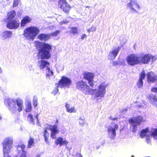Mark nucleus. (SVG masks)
Masks as SVG:
<instances>
[{"instance_id": "39448f33", "label": "nucleus", "mask_w": 157, "mask_h": 157, "mask_svg": "<svg viewBox=\"0 0 157 157\" xmlns=\"http://www.w3.org/2000/svg\"><path fill=\"white\" fill-rule=\"evenodd\" d=\"M146 121L145 118L141 116L134 117L129 120V122L131 124V128L133 132H135L137 130V126L142 122Z\"/></svg>"}, {"instance_id": "f3484780", "label": "nucleus", "mask_w": 157, "mask_h": 157, "mask_svg": "<svg viewBox=\"0 0 157 157\" xmlns=\"http://www.w3.org/2000/svg\"><path fill=\"white\" fill-rule=\"evenodd\" d=\"M120 51V48H116L112 50L109 53L108 56V58L109 60L114 59L117 56Z\"/></svg>"}, {"instance_id": "7ed1b4c3", "label": "nucleus", "mask_w": 157, "mask_h": 157, "mask_svg": "<svg viewBox=\"0 0 157 157\" xmlns=\"http://www.w3.org/2000/svg\"><path fill=\"white\" fill-rule=\"evenodd\" d=\"M40 32V30L39 27L31 26L24 30L23 35L27 40L33 41Z\"/></svg>"}, {"instance_id": "ea45409f", "label": "nucleus", "mask_w": 157, "mask_h": 157, "mask_svg": "<svg viewBox=\"0 0 157 157\" xmlns=\"http://www.w3.org/2000/svg\"><path fill=\"white\" fill-rule=\"evenodd\" d=\"M19 0H14L13 2V6L14 7H16L18 6Z\"/></svg>"}, {"instance_id": "f03ea898", "label": "nucleus", "mask_w": 157, "mask_h": 157, "mask_svg": "<svg viewBox=\"0 0 157 157\" xmlns=\"http://www.w3.org/2000/svg\"><path fill=\"white\" fill-rule=\"evenodd\" d=\"M5 103L12 114L15 113L17 111H21L23 107V101L20 99H17L15 101L12 99L7 98L6 99Z\"/></svg>"}, {"instance_id": "a878e982", "label": "nucleus", "mask_w": 157, "mask_h": 157, "mask_svg": "<svg viewBox=\"0 0 157 157\" xmlns=\"http://www.w3.org/2000/svg\"><path fill=\"white\" fill-rule=\"evenodd\" d=\"M65 107L67 111L69 113H75L77 111L75 107H71L70 105L67 102L66 103Z\"/></svg>"}, {"instance_id": "dca6fc26", "label": "nucleus", "mask_w": 157, "mask_h": 157, "mask_svg": "<svg viewBox=\"0 0 157 157\" xmlns=\"http://www.w3.org/2000/svg\"><path fill=\"white\" fill-rule=\"evenodd\" d=\"M20 25L18 20L14 19L8 21L6 25L7 27L10 29H17Z\"/></svg>"}, {"instance_id": "473e14b6", "label": "nucleus", "mask_w": 157, "mask_h": 157, "mask_svg": "<svg viewBox=\"0 0 157 157\" xmlns=\"http://www.w3.org/2000/svg\"><path fill=\"white\" fill-rule=\"evenodd\" d=\"M151 136L155 139L157 140V128L151 132Z\"/></svg>"}, {"instance_id": "09e8293b", "label": "nucleus", "mask_w": 157, "mask_h": 157, "mask_svg": "<svg viewBox=\"0 0 157 157\" xmlns=\"http://www.w3.org/2000/svg\"><path fill=\"white\" fill-rule=\"evenodd\" d=\"M127 109H124L122 110V112L123 113H125L127 112Z\"/></svg>"}, {"instance_id": "3c124183", "label": "nucleus", "mask_w": 157, "mask_h": 157, "mask_svg": "<svg viewBox=\"0 0 157 157\" xmlns=\"http://www.w3.org/2000/svg\"><path fill=\"white\" fill-rule=\"evenodd\" d=\"M22 10H21V12H20V13H18H18H17V14H18V15H20H20H21V13H22Z\"/></svg>"}, {"instance_id": "72a5a7b5", "label": "nucleus", "mask_w": 157, "mask_h": 157, "mask_svg": "<svg viewBox=\"0 0 157 157\" xmlns=\"http://www.w3.org/2000/svg\"><path fill=\"white\" fill-rule=\"evenodd\" d=\"M44 137L46 142L48 144L49 143L48 140V133L46 130H44Z\"/></svg>"}, {"instance_id": "c756f323", "label": "nucleus", "mask_w": 157, "mask_h": 157, "mask_svg": "<svg viewBox=\"0 0 157 157\" xmlns=\"http://www.w3.org/2000/svg\"><path fill=\"white\" fill-rule=\"evenodd\" d=\"M16 16V13L15 11L12 10L9 12L7 14V19L8 21L13 20Z\"/></svg>"}, {"instance_id": "f704fd0d", "label": "nucleus", "mask_w": 157, "mask_h": 157, "mask_svg": "<svg viewBox=\"0 0 157 157\" xmlns=\"http://www.w3.org/2000/svg\"><path fill=\"white\" fill-rule=\"evenodd\" d=\"M27 119L28 121L30 122L32 124H35V122L33 121V116L31 114H30L28 115Z\"/></svg>"}, {"instance_id": "412c9836", "label": "nucleus", "mask_w": 157, "mask_h": 157, "mask_svg": "<svg viewBox=\"0 0 157 157\" xmlns=\"http://www.w3.org/2000/svg\"><path fill=\"white\" fill-rule=\"evenodd\" d=\"M32 21V18L30 17L26 16L24 17L21 22V27H24L27 24L30 23Z\"/></svg>"}, {"instance_id": "c03bdc74", "label": "nucleus", "mask_w": 157, "mask_h": 157, "mask_svg": "<svg viewBox=\"0 0 157 157\" xmlns=\"http://www.w3.org/2000/svg\"><path fill=\"white\" fill-rule=\"evenodd\" d=\"M96 30V28L95 27H93L91 28V31L92 32H95Z\"/></svg>"}, {"instance_id": "c85d7f7f", "label": "nucleus", "mask_w": 157, "mask_h": 157, "mask_svg": "<svg viewBox=\"0 0 157 157\" xmlns=\"http://www.w3.org/2000/svg\"><path fill=\"white\" fill-rule=\"evenodd\" d=\"M53 72L52 70L49 68H47L46 72V78L47 79H51L52 77Z\"/></svg>"}, {"instance_id": "aec40b11", "label": "nucleus", "mask_w": 157, "mask_h": 157, "mask_svg": "<svg viewBox=\"0 0 157 157\" xmlns=\"http://www.w3.org/2000/svg\"><path fill=\"white\" fill-rule=\"evenodd\" d=\"M12 35V33L10 31H4L2 32L1 35V38L3 40H5L10 38Z\"/></svg>"}, {"instance_id": "b1692460", "label": "nucleus", "mask_w": 157, "mask_h": 157, "mask_svg": "<svg viewBox=\"0 0 157 157\" xmlns=\"http://www.w3.org/2000/svg\"><path fill=\"white\" fill-rule=\"evenodd\" d=\"M145 77V74L144 71H143L140 75V78L139 80L137 83V85L139 88L142 87L143 86V80Z\"/></svg>"}, {"instance_id": "2eb2a0df", "label": "nucleus", "mask_w": 157, "mask_h": 157, "mask_svg": "<svg viewBox=\"0 0 157 157\" xmlns=\"http://www.w3.org/2000/svg\"><path fill=\"white\" fill-rule=\"evenodd\" d=\"M36 48L38 49V52L44 48L52 49L51 45L48 44L44 42H42L38 41H36L34 42Z\"/></svg>"}, {"instance_id": "4d7b16f0", "label": "nucleus", "mask_w": 157, "mask_h": 157, "mask_svg": "<svg viewBox=\"0 0 157 157\" xmlns=\"http://www.w3.org/2000/svg\"><path fill=\"white\" fill-rule=\"evenodd\" d=\"M89 7V6H87L86 7V8H88Z\"/></svg>"}, {"instance_id": "9b49d317", "label": "nucleus", "mask_w": 157, "mask_h": 157, "mask_svg": "<svg viewBox=\"0 0 157 157\" xmlns=\"http://www.w3.org/2000/svg\"><path fill=\"white\" fill-rule=\"evenodd\" d=\"M140 135L141 138H145L146 141L148 144L151 143V132L149 131V128H146L142 130L140 132Z\"/></svg>"}, {"instance_id": "6e6552de", "label": "nucleus", "mask_w": 157, "mask_h": 157, "mask_svg": "<svg viewBox=\"0 0 157 157\" xmlns=\"http://www.w3.org/2000/svg\"><path fill=\"white\" fill-rule=\"evenodd\" d=\"M139 56L135 54L128 55L126 58V60L127 64L131 66H134L140 64Z\"/></svg>"}, {"instance_id": "1a4fd4ad", "label": "nucleus", "mask_w": 157, "mask_h": 157, "mask_svg": "<svg viewBox=\"0 0 157 157\" xmlns=\"http://www.w3.org/2000/svg\"><path fill=\"white\" fill-rule=\"evenodd\" d=\"M118 125L115 122L110 124L107 127L108 136L111 139H114L116 136V130L118 129Z\"/></svg>"}, {"instance_id": "79ce46f5", "label": "nucleus", "mask_w": 157, "mask_h": 157, "mask_svg": "<svg viewBox=\"0 0 157 157\" xmlns=\"http://www.w3.org/2000/svg\"><path fill=\"white\" fill-rule=\"evenodd\" d=\"M37 114L36 115V116H35L36 118L37 119V124L39 126H40V124L39 123V120L37 118Z\"/></svg>"}, {"instance_id": "0eeeda50", "label": "nucleus", "mask_w": 157, "mask_h": 157, "mask_svg": "<svg viewBox=\"0 0 157 157\" xmlns=\"http://www.w3.org/2000/svg\"><path fill=\"white\" fill-rule=\"evenodd\" d=\"M127 6L130 11L133 13H139L141 8L137 1L134 0H131L127 4Z\"/></svg>"}, {"instance_id": "f257e3e1", "label": "nucleus", "mask_w": 157, "mask_h": 157, "mask_svg": "<svg viewBox=\"0 0 157 157\" xmlns=\"http://www.w3.org/2000/svg\"><path fill=\"white\" fill-rule=\"evenodd\" d=\"M108 84L105 82H101L94 89H92L82 81H78L76 83V87L85 95H90L94 98L100 99L104 98L106 94V88Z\"/></svg>"}, {"instance_id": "a19ab883", "label": "nucleus", "mask_w": 157, "mask_h": 157, "mask_svg": "<svg viewBox=\"0 0 157 157\" xmlns=\"http://www.w3.org/2000/svg\"><path fill=\"white\" fill-rule=\"evenodd\" d=\"M57 87V88H55L52 92V94L55 95H56L59 91V90L58 88V87H57Z\"/></svg>"}, {"instance_id": "8fccbe9b", "label": "nucleus", "mask_w": 157, "mask_h": 157, "mask_svg": "<svg viewBox=\"0 0 157 157\" xmlns=\"http://www.w3.org/2000/svg\"><path fill=\"white\" fill-rule=\"evenodd\" d=\"M67 22V21H63V22H60V24L62 25L63 23H66Z\"/></svg>"}, {"instance_id": "6ab92c4d", "label": "nucleus", "mask_w": 157, "mask_h": 157, "mask_svg": "<svg viewBox=\"0 0 157 157\" xmlns=\"http://www.w3.org/2000/svg\"><path fill=\"white\" fill-rule=\"evenodd\" d=\"M147 77L148 82H154L157 80V75L152 72H148Z\"/></svg>"}, {"instance_id": "9d476101", "label": "nucleus", "mask_w": 157, "mask_h": 157, "mask_svg": "<svg viewBox=\"0 0 157 157\" xmlns=\"http://www.w3.org/2000/svg\"><path fill=\"white\" fill-rule=\"evenodd\" d=\"M71 83L70 79L67 77L63 76L59 80L58 83L56 84V86L60 88H69Z\"/></svg>"}, {"instance_id": "e433bc0d", "label": "nucleus", "mask_w": 157, "mask_h": 157, "mask_svg": "<svg viewBox=\"0 0 157 157\" xmlns=\"http://www.w3.org/2000/svg\"><path fill=\"white\" fill-rule=\"evenodd\" d=\"M60 32V30H56L55 32H54L52 33L49 34L50 35V37L51 36H56L58 34H59Z\"/></svg>"}, {"instance_id": "a211bd4d", "label": "nucleus", "mask_w": 157, "mask_h": 157, "mask_svg": "<svg viewBox=\"0 0 157 157\" xmlns=\"http://www.w3.org/2000/svg\"><path fill=\"white\" fill-rule=\"evenodd\" d=\"M49 129L51 131V137L53 139H55L56 137V135L59 132L57 126L56 124L51 125L49 127Z\"/></svg>"}, {"instance_id": "393cba45", "label": "nucleus", "mask_w": 157, "mask_h": 157, "mask_svg": "<svg viewBox=\"0 0 157 157\" xmlns=\"http://www.w3.org/2000/svg\"><path fill=\"white\" fill-rule=\"evenodd\" d=\"M25 146L24 144L18 146L17 147V151L19 152H21V151L22 152L21 155L19 157H27L26 153V152L24 150Z\"/></svg>"}, {"instance_id": "49530a36", "label": "nucleus", "mask_w": 157, "mask_h": 157, "mask_svg": "<svg viewBox=\"0 0 157 157\" xmlns=\"http://www.w3.org/2000/svg\"><path fill=\"white\" fill-rule=\"evenodd\" d=\"M136 107L138 108H144V107L143 106V105H138L136 106Z\"/></svg>"}, {"instance_id": "4468645a", "label": "nucleus", "mask_w": 157, "mask_h": 157, "mask_svg": "<svg viewBox=\"0 0 157 157\" xmlns=\"http://www.w3.org/2000/svg\"><path fill=\"white\" fill-rule=\"evenodd\" d=\"M59 7L61 8L65 13H68L71 9L70 6L66 2V0H59Z\"/></svg>"}, {"instance_id": "13d9d810", "label": "nucleus", "mask_w": 157, "mask_h": 157, "mask_svg": "<svg viewBox=\"0 0 157 157\" xmlns=\"http://www.w3.org/2000/svg\"><path fill=\"white\" fill-rule=\"evenodd\" d=\"M132 157H134L133 156H132Z\"/></svg>"}, {"instance_id": "c9c22d12", "label": "nucleus", "mask_w": 157, "mask_h": 157, "mask_svg": "<svg viewBox=\"0 0 157 157\" xmlns=\"http://www.w3.org/2000/svg\"><path fill=\"white\" fill-rule=\"evenodd\" d=\"M79 124L81 126H83L84 125L85 120L84 118L80 117L79 119Z\"/></svg>"}, {"instance_id": "de8ad7c7", "label": "nucleus", "mask_w": 157, "mask_h": 157, "mask_svg": "<svg viewBox=\"0 0 157 157\" xmlns=\"http://www.w3.org/2000/svg\"><path fill=\"white\" fill-rule=\"evenodd\" d=\"M86 36V35L85 34H83L81 36V39L82 40H83Z\"/></svg>"}, {"instance_id": "2f4dec72", "label": "nucleus", "mask_w": 157, "mask_h": 157, "mask_svg": "<svg viewBox=\"0 0 157 157\" xmlns=\"http://www.w3.org/2000/svg\"><path fill=\"white\" fill-rule=\"evenodd\" d=\"M26 109L25 111L26 112H30L31 110L32 106L30 102H28L26 105Z\"/></svg>"}, {"instance_id": "603ef678", "label": "nucleus", "mask_w": 157, "mask_h": 157, "mask_svg": "<svg viewBox=\"0 0 157 157\" xmlns=\"http://www.w3.org/2000/svg\"><path fill=\"white\" fill-rule=\"evenodd\" d=\"M87 31L88 32H91V28L88 29H87Z\"/></svg>"}, {"instance_id": "5fc2aeb1", "label": "nucleus", "mask_w": 157, "mask_h": 157, "mask_svg": "<svg viewBox=\"0 0 157 157\" xmlns=\"http://www.w3.org/2000/svg\"><path fill=\"white\" fill-rule=\"evenodd\" d=\"M36 157H40L39 155H37L36 156Z\"/></svg>"}, {"instance_id": "f8f14e48", "label": "nucleus", "mask_w": 157, "mask_h": 157, "mask_svg": "<svg viewBox=\"0 0 157 157\" xmlns=\"http://www.w3.org/2000/svg\"><path fill=\"white\" fill-rule=\"evenodd\" d=\"M83 78L88 81V83L91 87H93L94 84L93 83V79L94 75L93 73L84 71L82 73Z\"/></svg>"}, {"instance_id": "37998d69", "label": "nucleus", "mask_w": 157, "mask_h": 157, "mask_svg": "<svg viewBox=\"0 0 157 157\" xmlns=\"http://www.w3.org/2000/svg\"><path fill=\"white\" fill-rule=\"evenodd\" d=\"M152 91L157 93V87L151 89Z\"/></svg>"}, {"instance_id": "ddd939ff", "label": "nucleus", "mask_w": 157, "mask_h": 157, "mask_svg": "<svg viewBox=\"0 0 157 157\" xmlns=\"http://www.w3.org/2000/svg\"><path fill=\"white\" fill-rule=\"evenodd\" d=\"M51 49L44 48L38 52V58L41 59H48L50 57V50Z\"/></svg>"}, {"instance_id": "423d86ee", "label": "nucleus", "mask_w": 157, "mask_h": 157, "mask_svg": "<svg viewBox=\"0 0 157 157\" xmlns=\"http://www.w3.org/2000/svg\"><path fill=\"white\" fill-rule=\"evenodd\" d=\"M140 63L148 64L151 60V63H154L156 59V56L149 54H143L139 56Z\"/></svg>"}, {"instance_id": "4c0bfd02", "label": "nucleus", "mask_w": 157, "mask_h": 157, "mask_svg": "<svg viewBox=\"0 0 157 157\" xmlns=\"http://www.w3.org/2000/svg\"><path fill=\"white\" fill-rule=\"evenodd\" d=\"M77 28L75 27H73L71 28V32L74 34V35H75L77 33Z\"/></svg>"}, {"instance_id": "6e6d98bb", "label": "nucleus", "mask_w": 157, "mask_h": 157, "mask_svg": "<svg viewBox=\"0 0 157 157\" xmlns=\"http://www.w3.org/2000/svg\"><path fill=\"white\" fill-rule=\"evenodd\" d=\"M80 157H82V156L80 155Z\"/></svg>"}, {"instance_id": "864d4df0", "label": "nucleus", "mask_w": 157, "mask_h": 157, "mask_svg": "<svg viewBox=\"0 0 157 157\" xmlns=\"http://www.w3.org/2000/svg\"><path fill=\"white\" fill-rule=\"evenodd\" d=\"M2 70L1 68L0 67V73H2Z\"/></svg>"}, {"instance_id": "a18cd8bd", "label": "nucleus", "mask_w": 157, "mask_h": 157, "mask_svg": "<svg viewBox=\"0 0 157 157\" xmlns=\"http://www.w3.org/2000/svg\"><path fill=\"white\" fill-rule=\"evenodd\" d=\"M112 64L113 66H116L118 64V63L116 61H114L112 63Z\"/></svg>"}, {"instance_id": "cd10ccee", "label": "nucleus", "mask_w": 157, "mask_h": 157, "mask_svg": "<svg viewBox=\"0 0 157 157\" xmlns=\"http://www.w3.org/2000/svg\"><path fill=\"white\" fill-rule=\"evenodd\" d=\"M38 38L41 41H46L50 38V35L45 33H40L38 35Z\"/></svg>"}, {"instance_id": "5701e85b", "label": "nucleus", "mask_w": 157, "mask_h": 157, "mask_svg": "<svg viewBox=\"0 0 157 157\" xmlns=\"http://www.w3.org/2000/svg\"><path fill=\"white\" fill-rule=\"evenodd\" d=\"M50 64L49 63L44 60H39L38 62V65L40 69H44L45 68H48Z\"/></svg>"}, {"instance_id": "58836bf2", "label": "nucleus", "mask_w": 157, "mask_h": 157, "mask_svg": "<svg viewBox=\"0 0 157 157\" xmlns=\"http://www.w3.org/2000/svg\"><path fill=\"white\" fill-rule=\"evenodd\" d=\"M33 105L35 107H36L37 106V99L36 97L34 98L33 100Z\"/></svg>"}, {"instance_id": "4be33fe9", "label": "nucleus", "mask_w": 157, "mask_h": 157, "mask_svg": "<svg viewBox=\"0 0 157 157\" xmlns=\"http://www.w3.org/2000/svg\"><path fill=\"white\" fill-rule=\"evenodd\" d=\"M56 145H59L60 147L63 145H67L68 144V142L61 137H59L55 141Z\"/></svg>"}, {"instance_id": "bb28decb", "label": "nucleus", "mask_w": 157, "mask_h": 157, "mask_svg": "<svg viewBox=\"0 0 157 157\" xmlns=\"http://www.w3.org/2000/svg\"><path fill=\"white\" fill-rule=\"evenodd\" d=\"M148 98L151 103L154 106L157 107V98L156 96L151 94L149 95Z\"/></svg>"}, {"instance_id": "bf43d9fd", "label": "nucleus", "mask_w": 157, "mask_h": 157, "mask_svg": "<svg viewBox=\"0 0 157 157\" xmlns=\"http://www.w3.org/2000/svg\"><path fill=\"white\" fill-rule=\"evenodd\" d=\"M156 59H157V57H156Z\"/></svg>"}, {"instance_id": "20e7f679", "label": "nucleus", "mask_w": 157, "mask_h": 157, "mask_svg": "<svg viewBox=\"0 0 157 157\" xmlns=\"http://www.w3.org/2000/svg\"><path fill=\"white\" fill-rule=\"evenodd\" d=\"M13 142V139L11 137H6L2 141V145L4 157H10L8 154L12 147Z\"/></svg>"}, {"instance_id": "7c9ffc66", "label": "nucleus", "mask_w": 157, "mask_h": 157, "mask_svg": "<svg viewBox=\"0 0 157 157\" xmlns=\"http://www.w3.org/2000/svg\"><path fill=\"white\" fill-rule=\"evenodd\" d=\"M34 145V139L30 137L28 140V145L27 147L29 148H31L32 146H33Z\"/></svg>"}]
</instances>
